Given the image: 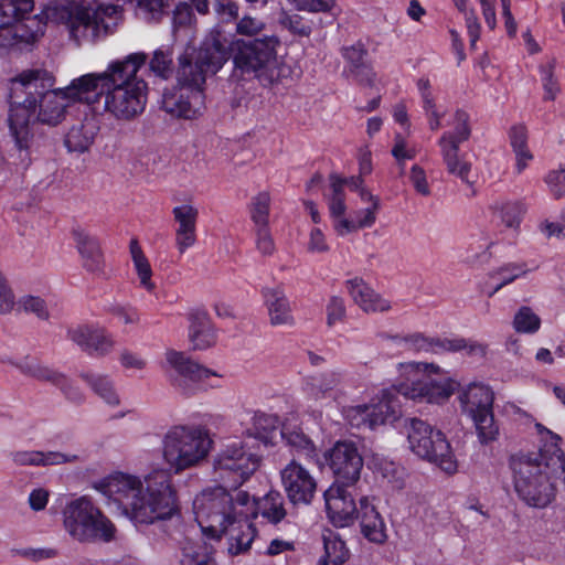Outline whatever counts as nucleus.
Segmentation results:
<instances>
[{
    "label": "nucleus",
    "mask_w": 565,
    "mask_h": 565,
    "mask_svg": "<svg viewBox=\"0 0 565 565\" xmlns=\"http://www.w3.org/2000/svg\"><path fill=\"white\" fill-rule=\"evenodd\" d=\"M212 446L209 431L200 425L171 427L162 440L163 458L177 472L192 468L207 456Z\"/></svg>",
    "instance_id": "9d476101"
},
{
    "label": "nucleus",
    "mask_w": 565,
    "mask_h": 565,
    "mask_svg": "<svg viewBox=\"0 0 565 565\" xmlns=\"http://www.w3.org/2000/svg\"><path fill=\"white\" fill-rule=\"evenodd\" d=\"M252 499L253 508L249 516L256 518L260 515L274 525L280 523L286 518L285 498L279 491L271 490L259 499L254 497Z\"/></svg>",
    "instance_id": "cd10ccee"
},
{
    "label": "nucleus",
    "mask_w": 565,
    "mask_h": 565,
    "mask_svg": "<svg viewBox=\"0 0 565 565\" xmlns=\"http://www.w3.org/2000/svg\"><path fill=\"white\" fill-rule=\"evenodd\" d=\"M63 526L77 543H109L116 539V526L86 495L70 501L62 511Z\"/></svg>",
    "instance_id": "1a4fd4ad"
},
{
    "label": "nucleus",
    "mask_w": 565,
    "mask_h": 565,
    "mask_svg": "<svg viewBox=\"0 0 565 565\" xmlns=\"http://www.w3.org/2000/svg\"><path fill=\"white\" fill-rule=\"evenodd\" d=\"M280 436L298 455L303 456L308 460H317L318 454L316 446L301 430L290 429L287 426H282L280 429Z\"/></svg>",
    "instance_id": "c9c22d12"
},
{
    "label": "nucleus",
    "mask_w": 565,
    "mask_h": 565,
    "mask_svg": "<svg viewBox=\"0 0 565 565\" xmlns=\"http://www.w3.org/2000/svg\"><path fill=\"white\" fill-rule=\"evenodd\" d=\"M96 489L136 524H152L179 514L177 492L166 469H154L143 480L117 472L105 478Z\"/></svg>",
    "instance_id": "7ed1b4c3"
},
{
    "label": "nucleus",
    "mask_w": 565,
    "mask_h": 565,
    "mask_svg": "<svg viewBox=\"0 0 565 565\" xmlns=\"http://www.w3.org/2000/svg\"><path fill=\"white\" fill-rule=\"evenodd\" d=\"M174 221L178 223L175 230V245L180 253H184L196 242L198 209L191 204L174 206L172 210Z\"/></svg>",
    "instance_id": "4be33fe9"
},
{
    "label": "nucleus",
    "mask_w": 565,
    "mask_h": 565,
    "mask_svg": "<svg viewBox=\"0 0 565 565\" xmlns=\"http://www.w3.org/2000/svg\"><path fill=\"white\" fill-rule=\"evenodd\" d=\"M256 248L264 256H270L275 252V243L269 230V226L255 228Z\"/></svg>",
    "instance_id": "13d9d810"
},
{
    "label": "nucleus",
    "mask_w": 565,
    "mask_h": 565,
    "mask_svg": "<svg viewBox=\"0 0 565 565\" xmlns=\"http://www.w3.org/2000/svg\"><path fill=\"white\" fill-rule=\"evenodd\" d=\"M72 236L83 268L95 277H104L106 264L99 241L81 227L73 228Z\"/></svg>",
    "instance_id": "aec40b11"
},
{
    "label": "nucleus",
    "mask_w": 565,
    "mask_h": 565,
    "mask_svg": "<svg viewBox=\"0 0 565 565\" xmlns=\"http://www.w3.org/2000/svg\"><path fill=\"white\" fill-rule=\"evenodd\" d=\"M382 338L392 341L397 348L414 352H457L466 347L463 338H429L420 332L395 335L383 334Z\"/></svg>",
    "instance_id": "f3484780"
},
{
    "label": "nucleus",
    "mask_w": 565,
    "mask_h": 565,
    "mask_svg": "<svg viewBox=\"0 0 565 565\" xmlns=\"http://www.w3.org/2000/svg\"><path fill=\"white\" fill-rule=\"evenodd\" d=\"M67 339L90 355L104 356L114 348L111 337L103 328L93 324L70 327Z\"/></svg>",
    "instance_id": "6ab92c4d"
},
{
    "label": "nucleus",
    "mask_w": 565,
    "mask_h": 565,
    "mask_svg": "<svg viewBox=\"0 0 565 565\" xmlns=\"http://www.w3.org/2000/svg\"><path fill=\"white\" fill-rule=\"evenodd\" d=\"M147 54L136 52L110 62L104 72L74 78L68 96L87 105L100 104L117 119H131L141 114L147 103V83L137 76L146 64Z\"/></svg>",
    "instance_id": "f03ea898"
},
{
    "label": "nucleus",
    "mask_w": 565,
    "mask_h": 565,
    "mask_svg": "<svg viewBox=\"0 0 565 565\" xmlns=\"http://www.w3.org/2000/svg\"><path fill=\"white\" fill-rule=\"evenodd\" d=\"M270 196L267 192L258 193L252 201L250 217L256 227L268 226Z\"/></svg>",
    "instance_id": "de8ad7c7"
},
{
    "label": "nucleus",
    "mask_w": 565,
    "mask_h": 565,
    "mask_svg": "<svg viewBox=\"0 0 565 565\" xmlns=\"http://www.w3.org/2000/svg\"><path fill=\"white\" fill-rule=\"evenodd\" d=\"M327 323L332 327L337 322H340L345 317V305L344 300L340 297L333 296L327 305Z\"/></svg>",
    "instance_id": "bf43d9fd"
},
{
    "label": "nucleus",
    "mask_w": 565,
    "mask_h": 565,
    "mask_svg": "<svg viewBox=\"0 0 565 565\" xmlns=\"http://www.w3.org/2000/svg\"><path fill=\"white\" fill-rule=\"evenodd\" d=\"M247 440L227 444L214 458L213 475L227 488H237L249 479L260 465V456L252 451Z\"/></svg>",
    "instance_id": "f8f14e48"
},
{
    "label": "nucleus",
    "mask_w": 565,
    "mask_h": 565,
    "mask_svg": "<svg viewBox=\"0 0 565 565\" xmlns=\"http://www.w3.org/2000/svg\"><path fill=\"white\" fill-rule=\"evenodd\" d=\"M556 60L551 58L546 64L539 66L541 75V83L543 87V100L551 102L555 100L557 95L561 93V86L557 77L555 76Z\"/></svg>",
    "instance_id": "c03bdc74"
},
{
    "label": "nucleus",
    "mask_w": 565,
    "mask_h": 565,
    "mask_svg": "<svg viewBox=\"0 0 565 565\" xmlns=\"http://www.w3.org/2000/svg\"><path fill=\"white\" fill-rule=\"evenodd\" d=\"M404 427L411 450L422 459L438 466L446 473L457 471L450 445L440 430L418 418H405Z\"/></svg>",
    "instance_id": "9b49d317"
},
{
    "label": "nucleus",
    "mask_w": 565,
    "mask_h": 565,
    "mask_svg": "<svg viewBox=\"0 0 565 565\" xmlns=\"http://www.w3.org/2000/svg\"><path fill=\"white\" fill-rule=\"evenodd\" d=\"M40 457H41L40 465L43 467L68 463V462H76L79 459V457L77 455L64 454V452H60V451H46V452L41 451Z\"/></svg>",
    "instance_id": "e2e57ef3"
},
{
    "label": "nucleus",
    "mask_w": 565,
    "mask_h": 565,
    "mask_svg": "<svg viewBox=\"0 0 565 565\" xmlns=\"http://www.w3.org/2000/svg\"><path fill=\"white\" fill-rule=\"evenodd\" d=\"M462 413L473 417L493 411L494 393L484 384L472 383L460 394Z\"/></svg>",
    "instance_id": "b1692460"
},
{
    "label": "nucleus",
    "mask_w": 565,
    "mask_h": 565,
    "mask_svg": "<svg viewBox=\"0 0 565 565\" xmlns=\"http://www.w3.org/2000/svg\"><path fill=\"white\" fill-rule=\"evenodd\" d=\"M213 10L217 18V23L212 29L221 26L223 30L231 32L226 30V26L230 23L237 22L238 6L231 0H215L213 2Z\"/></svg>",
    "instance_id": "a18cd8bd"
},
{
    "label": "nucleus",
    "mask_w": 565,
    "mask_h": 565,
    "mask_svg": "<svg viewBox=\"0 0 565 565\" xmlns=\"http://www.w3.org/2000/svg\"><path fill=\"white\" fill-rule=\"evenodd\" d=\"M478 439L487 445L494 441L499 436V425L494 419L493 411L471 417Z\"/></svg>",
    "instance_id": "37998d69"
},
{
    "label": "nucleus",
    "mask_w": 565,
    "mask_h": 565,
    "mask_svg": "<svg viewBox=\"0 0 565 565\" xmlns=\"http://www.w3.org/2000/svg\"><path fill=\"white\" fill-rule=\"evenodd\" d=\"M327 460L334 476L332 484L354 486L359 481L363 459L353 443L338 441L329 450Z\"/></svg>",
    "instance_id": "2eb2a0df"
},
{
    "label": "nucleus",
    "mask_w": 565,
    "mask_h": 565,
    "mask_svg": "<svg viewBox=\"0 0 565 565\" xmlns=\"http://www.w3.org/2000/svg\"><path fill=\"white\" fill-rule=\"evenodd\" d=\"M34 9V0H0V26L24 21Z\"/></svg>",
    "instance_id": "f704fd0d"
},
{
    "label": "nucleus",
    "mask_w": 565,
    "mask_h": 565,
    "mask_svg": "<svg viewBox=\"0 0 565 565\" xmlns=\"http://www.w3.org/2000/svg\"><path fill=\"white\" fill-rule=\"evenodd\" d=\"M167 362L174 370L172 385L185 395H192L199 390H205L214 384L209 380L212 376H218L216 372L211 371L188 358L183 352L168 351Z\"/></svg>",
    "instance_id": "4468645a"
},
{
    "label": "nucleus",
    "mask_w": 565,
    "mask_h": 565,
    "mask_svg": "<svg viewBox=\"0 0 565 565\" xmlns=\"http://www.w3.org/2000/svg\"><path fill=\"white\" fill-rule=\"evenodd\" d=\"M178 61L177 79L180 88L177 92L163 94L162 108L174 117L194 119L205 109L204 85L211 72L205 64L201 63L198 52L194 60L188 55H181Z\"/></svg>",
    "instance_id": "0eeeda50"
},
{
    "label": "nucleus",
    "mask_w": 565,
    "mask_h": 565,
    "mask_svg": "<svg viewBox=\"0 0 565 565\" xmlns=\"http://www.w3.org/2000/svg\"><path fill=\"white\" fill-rule=\"evenodd\" d=\"M380 209V202H375L373 205H369L367 207L355 212V221L359 225V228L371 227L376 220V212Z\"/></svg>",
    "instance_id": "69168bd1"
},
{
    "label": "nucleus",
    "mask_w": 565,
    "mask_h": 565,
    "mask_svg": "<svg viewBox=\"0 0 565 565\" xmlns=\"http://www.w3.org/2000/svg\"><path fill=\"white\" fill-rule=\"evenodd\" d=\"M536 430L544 438V445L541 447L540 452L535 454L540 458H550L554 466L557 465L565 472V455L559 447L561 437L554 434L542 424L535 425Z\"/></svg>",
    "instance_id": "72a5a7b5"
},
{
    "label": "nucleus",
    "mask_w": 565,
    "mask_h": 565,
    "mask_svg": "<svg viewBox=\"0 0 565 565\" xmlns=\"http://www.w3.org/2000/svg\"><path fill=\"white\" fill-rule=\"evenodd\" d=\"M409 179L415 191L418 194L423 196L430 195V186L423 168H420L417 164H414L411 169Z\"/></svg>",
    "instance_id": "680f3d73"
},
{
    "label": "nucleus",
    "mask_w": 565,
    "mask_h": 565,
    "mask_svg": "<svg viewBox=\"0 0 565 565\" xmlns=\"http://www.w3.org/2000/svg\"><path fill=\"white\" fill-rule=\"evenodd\" d=\"M149 68L162 79L170 78L174 71L173 47L171 45L158 47L149 61Z\"/></svg>",
    "instance_id": "58836bf2"
},
{
    "label": "nucleus",
    "mask_w": 565,
    "mask_h": 565,
    "mask_svg": "<svg viewBox=\"0 0 565 565\" xmlns=\"http://www.w3.org/2000/svg\"><path fill=\"white\" fill-rule=\"evenodd\" d=\"M456 8L465 15L466 26L473 47L480 38L481 25L475 9H468L467 0H454Z\"/></svg>",
    "instance_id": "603ef678"
},
{
    "label": "nucleus",
    "mask_w": 565,
    "mask_h": 565,
    "mask_svg": "<svg viewBox=\"0 0 565 565\" xmlns=\"http://www.w3.org/2000/svg\"><path fill=\"white\" fill-rule=\"evenodd\" d=\"M121 15L120 6L92 0L75 1L57 10V18L67 25L71 36L77 42L108 35L116 29Z\"/></svg>",
    "instance_id": "6e6552de"
},
{
    "label": "nucleus",
    "mask_w": 565,
    "mask_h": 565,
    "mask_svg": "<svg viewBox=\"0 0 565 565\" xmlns=\"http://www.w3.org/2000/svg\"><path fill=\"white\" fill-rule=\"evenodd\" d=\"M545 181L554 198L559 199L565 195V167L551 171L546 175Z\"/></svg>",
    "instance_id": "052dcab7"
},
{
    "label": "nucleus",
    "mask_w": 565,
    "mask_h": 565,
    "mask_svg": "<svg viewBox=\"0 0 565 565\" xmlns=\"http://www.w3.org/2000/svg\"><path fill=\"white\" fill-rule=\"evenodd\" d=\"M63 380L64 381L62 383L54 385L63 392L68 401L77 404L82 403L84 401V394L79 387L74 385V383H72L64 374Z\"/></svg>",
    "instance_id": "338daca9"
},
{
    "label": "nucleus",
    "mask_w": 565,
    "mask_h": 565,
    "mask_svg": "<svg viewBox=\"0 0 565 565\" xmlns=\"http://www.w3.org/2000/svg\"><path fill=\"white\" fill-rule=\"evenodd\" d=\"M280 23L296 35L309 36L311 33V25L299 14H286L281 18Z\"/></svg>",
    "instance_id": "4d7b16f0"
},
{
    "label": "nucleus",
    "mask_w": 565,
    "mask_h": 565,
    "mask_svg": "<svg viewBox=\"0 0 565 565\" xmlns=\"http://www.w3.org/2000/svg\"><path fill=\"white\" fill-rule=\"evenodd\" d=\"M18 370L24 376L49 382L51 384H60L64 381L63 373L42 364L39 360L31 356L21 358L18 364Z\"/></svg>",
    "instance_id": "473e14b6"
},
{
    "label": "nucleus",
    "mask_w": 565,
    "mask_h": 565,
    "mask_svg": "<svg viewBox=\"0 0 565 565\" xmlns=\"http://www.w3.org/2000/svg\"><path fill=\"white\" fill-rule=\"evenodd\" d=\"M342 55L348 62V67L344 72L349 76L363 84L371 85L373 83L375 74L365 63L366 50L361 43L343 47Z\"/></svg>",
    "instance_id": "c756f323"
},
{
    "label": "nucleus",
    "mask_w": 565,
    "mask_h": 565,
    "mask_svg": "<svg viewBox=\"0 0 565 565\" xmlns=\"http://www.w3.org/2000/svg\"><path fill=\"white\" fill-rule=\"evenodd\" d=\"M53 77L44 70L23 72L12 81L10 90L9 132L19 158L25 163L33 141L32 119L56 126L64 117L71 103L78 98L68 96V86L52 89Z\"/></svg>",
    "instance_id": "f257e3e1"
},
{
    "label": "nucleus",
    "mask_w": 565,
    "mask_h": 565,
    "mask_svg": "<svg viewBox=\"0 0 565 565\" xmlns=\"http://www.w3.org/2000/svg\"><path fill=\"white\" fill-rule=\"evenodd\" d=\"M526 129L522 125L513 126L510 130V141L511 146L516 156V170L518 173H521L527 162L532 160V154L526 147Z\"/></svg>",
    "instance_id": "a19ab883"
},
{
    "label": "nucleus",
    "mask_w": 565,
    "mask_h": 565,
    "mask_svg": "<svg viewBox=\"0 0 565 565\" xmlns=\"http://www.w3.org/2000/svg\"><path fill=\"white\" fill-rule=\"evenodd\" d=\"M347 418L351 426L356 428L374 429L376 427L370 404L356 405L347 411Z\"/></svg>",
    "instance_id": "3c124183"
},
{
    "label": "nucleus",
    "mask_w": 565,
    "mask_h": 565,
    "mask_svg": "<svg viewBox=\"0 0 565 565\" xmlns=\"http://www.w3.org/2000/svg\"><path fill=\"white\" fill-rule=\"evenodd\" d=\"M440 367L434 363L407 362L399 364V374L403 381L391 390H383L377 403L370 404L373 412L372 422L376 427L386 423H394L401 416V404L396 394L416 402L443 403L455 391L456 382L445 380L435 381L431 374L439 373Z\"/></svg>",
    "instance_id": "423d86ee"
},
{
    "label": "nucleus",
    "mask_w": 565,
    "mask_h": 565,
    "mask_svg": "<svg viewBox=\"0 0 565 565\" xmlns=\"http://www.w3.org/2000/svg\"><path fill=\"white\" fill-rule=\"evenodd\" d=\"M345 284L351 298L364 312H385L391 309L390 301L371 288L362 278L354 277L347 280Z\"/></svg>",
    "instance_id": "5701e85b"
},
{
    "label": "nucleus",
    "mask_w": 565,
    "mask_h": 565,
    "mask_svg": "<svg viewBox=\"0 0 565 565\" xmlns=\"http://www.w3.org/2000/svg\"><path fill=\"white\" fill-rule=\"evenodd\" d=\"M41 451L39 450H17L10 454L11 460L17 466L40 467Z\"/></svg>",
    "instance_id": "0e129e2a"
},
{
    "label": "nucleus",
    "mask_w": 565,
    "mask_h": 565,
    "mask_svg": "<svg viewBox=\"0 0 565 565\" xmlns=\"http://www.w3.org/2000/svg\"><path fill=\"white\" fill-rule=\"evenodd\" d=\"M109 311L126 324L137 323L139 321V313L136 308L129 306H113Z\"/></svg>",
    "instance_id": "774afa93"
},
{
    "label": "nucleus",
    "mask_w": 565,
    "mask_h": 565,
    "mask_svg": "<svg viewBox=\"0 0 565 565\" xmlns=\"http://www.w3.org/2000/svg\"><path fill=\"white\" fill-rule=\"evenodd\" d=\"M79 376L106 404L110 406L119 405V395L117 394L113 380L108 375L88 371L82 372Z\"/></svg>",
    "instance_id": "2f4dec72"
},
{
    "label": "nucleus",
    "mask_w": 565,
    "mask_h": 565,
    "mask_svg": "<svg viewBox=\"0 0 565 565\" xmlns=\"http://www.w3.org/2000/svg\"><path fill=\"white\" fill-rule=\"evenodd\" d=\"M99 130L98 121L93 115H85L72 125L65 136V146L70 151L85 152L93 145Z\"/></svg>",
    "instance_id": "a878e982"
},
{
    "label": "nucleus",
    "mask_w": 565,
    "mask_h": 565,
    "mask_svg": "<svg viewBox=\"0 0 565 565\" xmlns=\"http://www.w3.org/2000/svg\"><path fill=\"white\" fill-rule=\"evenodd\" d=\"M352 487L331 484L324 491L327 514L335 526H347L358 515L359 508H356L353 493L350 490Z\"/></svg>",
    "instance_id": "a211bd4d"
},
{
    "label": "nucleus",
    "mask_w": 565,
    "mask_h": 565,
    "mask_svg": "<svg viewBox=\"0 0 565 565\" xmlns=\"http://www.w3.org/2000/svg\"><path fill=\"white\" fill-rule=\"evenodd\" d=\"M170 0H139L137 3V15L147 21H159L164 14Z\"/></svg>",
    "instance_id": "49530a36"
},
{
    "label": "nucleus",
    "mask_w": 565,
    "mask_h": 565,
    "mask_svg": "<svg viewBox=\"0 0 565 565\" xmlns=\"http://www.w3.org/2000/svg\"><path fill=\"white\" fill-rule=\"evenodd\" d=\"M343 379L344 374L341 370L315 373L303 379L302 391L308 398L313 401L334 397Z\"/></svg>",
    "instance_id": "412c9836"
},
{
    "label": "nucleus",
    "mask_w": 565,
    "mask_h": 565,
    "mask_svg": "<svg viewBox=\"0 0 565 565\" xmlns=\"http://www.w3.org/2000/svg\"><path fill=\"white\" fill-rule=\"evenodd\" d=\"M541 319L530 307H521L514 316L513 327L521 333H534L540 329Z\"/></svg>",
    "instance_id": "09e8293b"
},
{
    "label": "nucleus",
    "mask_w": 565,
    "mask_h": 565,
    "mask_svg": "<svg viewBox=\"0 0 565 565\" xmlns=\"http://www.w3.org/2000/svg\"><path fill=\"white\" fill-rule=\"evenodd\" d=\"M262 295L271 326L291 327L295 324L289 299L280 288H264Z\"/></svg>",
    "instance_id": "bb28decb"
},
{
    "label": "nucleus",
    "mask_w": 565,
    "mask_h": 565,
    "mask_svg": "<svg viewBox=\"0 0 565 565\" xmlns=\"http://www.w3.org/2000/svg\"><path fill=\"white\" fill-rule=\"evenodd\" d=\"M178 551L180 565H216L214 547L203 541L184 539Z\"/></svg>",
    "instance_id": "c85d7f7f"
},
{
    "label": "nucleus",
    "mask_w": 565,
    "mask_h": 565,
    "mask_svg": "<svg viewBox=\"0 0 565 565\" xmlns=\"http://www.w3.org/2000/svg\"><path fill=\"white\" fill-rule=\"evenodd\" d=\"M17 309L26 313H33L40 319L49 318V310L45 301L38 296H23L17 301Z\"/></svg>",
    "instance_id": "864d4df0"
},
{
    "label": "nucleus",
    "mask_w": 565,
    "mask_h": 565,
    "mask_svg": "<svg viewBox=\"0 0 565 565\" xmlns=\"http://www.w3.org/2000/svg\"><path fill=\"white\" fill-rule=\"evenodd\" d=\"M252 420L249 436L265 445L271 444L277 434H280V420L277 415L256 412Z\"/></svg>",
    "instance_id": "7c9ffc66"
},
{
    "label": "nucleus",
    "mask_w": 565,
    "mask_h": 565,
    "mask_svg": "<svg viewBox=\"0 0 565 565\" xmlns=\"http://www.w3.org/2000/svg\"><path fill=\"white\" fill-rule=\"evenodd\" d=\"M449 125L451 129L445 131L438 140L444 164L449 174L472 186L475 182L469 178L471 163L465 159V156L459 154L460 145L471 136L469 115L465 110L457 109Z\"/></svg>",
    "instance_id": "ddd939ff"
},
{
    "label": "nucleus",
    "mask_w": 565,
    "mask_h": 565,
    "mask_svg": "<svg viewBox=\"0 0 565 565\" xmlns=\"http://www.w3.org/2000/svg\"><path fill=\"white\" fill-rule=\"evenodd\" d=\"M252 495L237 488L220 484L206 488L195 495L193 512L203 534L211 539L228 536V552L238 555L246 552L256 535L249 521Z\"/></svg>",
    "instance_id": "20e7f679"
},
{
    "label": "nucleus",
    "mask_w": 565,
    "mask_h": 565,
    "mask_svg": "<svg viewBox=\"0 0 565 565\" xmlns=\"http://www.w3.org/2000/svg\"><path fill=\"white\" fill-rule=\"evenodd\" d=\"M329 179L331 189V194L328 196L329 212L332 218H339L343 216L347 211L344 181L335 173L330 174Z\"/></svg>",
    "instance_id": "79ce46f5"
},
{
    "label": "nucleus",
    "mask_w": 565,
    "mask_h": 565,
    "mask_svg": "<svg viewBox=\"0 0 565 565\" xmlns=\"http://www.w3.org/2000/svg\"><path fill=\"white\" fill-rule=\"evenodd\" d=\"M530 271L526 263H508L500 268L490 273L491 279H498L499 282L488 291V296L492 297L502 287L513 282L516 278L526 275Z\"/></svg>",
    "instance_id": "4c0bfd02"
},
{
    "label": "nucleus",
    "mask_w": 565,
    "mask_h": 565,
    "mask_svg": "<svg viewBox=\"0 0 565 565\" xmlns=\"http://www.w3.org/2000/svg\"><path fill=\"white\" fill-rule=\"evenodd\" d=\"M278 45L279 40L275 35L253 40L236 39L232 32L217 26L205 36L198 53L201 63L207 66L211 74L218 72L232 57L235 70L242 75H253L270 84L279 76Z\"/></svg>",
    "instance_id": "39448f33"
},
{
    "label": "nucleus",
    "mask_w": 565,
    "mask_h": 565,
    "mask_svg": "<svg viewBox=\"0 0 565 565\" xmlns=\"http://www.w3.org/2000/svg\"><path fill=\"white\" fill-rule=\"evenodd\" d=\"M525 209L520 202L504 203L500 209L501 220L508 227H518Z\"/></svg>",
    "instance_id": "6e6d98bb"
},
{
    "label": "nucleus",
    "mask_w": 565,
    "mask_h": 565,
    "mask_svg": "<svg viewBox=\"0 0 565 565\" xmlns=\"http://www.w3.org/2000/svg\"><path fill=\"white\" fill-rule=\"evenodd\" d=\"M130 254L140 286L150 292L153 291L154 284L151 281L152 269L137 239L130 242Z\"/></svg>",
    "instance_id": "ea45409f"
},
{
    "label": "nucleus",
    "mask_w": 565,
    "mask_h": 565,
    "mask_svg": "<svg viewBox=\"0 0 565 565\" xmlns=\"http://www.w3.org/2000/svg\"><path fill=\"white\" fill-rule=\"evenodd\" d=\"M265 26L266 24L263 20L245 14L235 23V32L236 34L252 38L259 34Z\"/></svg>",
    "instance_id": "5fc2aeb1"
},
{
    "label": "nucleus",
    "mask_w": 565,
    "mask_h": 565,
    "mask_svg": "<svg viewBox=\"0 0 565 565\" xmlns=\"http://www.w3.org/2000/svg\"><path fill=\"white\" fill-rule=\"evenodd\" d=\"M281 483L292 504H309L317 491V481L298 461L291 460L280 471Z\"/></svg>",
    "instance_id": "dca6fc26"
},
{
    "label": "nucleus",
    "mask_w": 565,
    "mask_h": 565,
    "mask_svg": "<svg viewBox=\"0 0 565 565\" xmlns=\"http://www.w3.org/2000/svg\"><path fill=\"white\" fill-rule=\"evenodd\" d=\"M324 553L328 561L334 565H341L349 558V551L345 543L333 535L324 536Z\"/></svg>",
    "instance_id": "8fccbe9b"
},
{
    "label": "nucleus",
    "mask_w": 565,
    "mask_h": 565,
    "mask_svg": "<svg viewBox=\"0 0 565 565\" xmlns=\"http://www.w3.org/2000/svg\"><path fill=\"white\" fill-rule=\"evenodd\" d=\"M189 338L194 349L204 350L215 342L214 333L209 328L204 313H192L190 316Z\"/></svg>",
    "instance_id": "e433bc0d"
},
{
    "label": "nucleus",
    "mask_w": 565,
    "mask_h": 565,
    "mask_svg": "<svg viewBox=\"0 0 565 565\" xmlns=\"http://www.w3.org/2000/svg\"><path fill=\"white\" fill-rule=\"evenodd\" d=\"M356 518L360 520L361 532L373 543H383L386 537V525L383 518L367 497L360 499Z\"/></svg>",
    "instance_id": "393cba45"
}]
</instances>
